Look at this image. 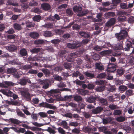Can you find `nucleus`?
<instances>
[{
	"label": "nucleus",
	"instance_id": "nucleus-22",
	"mask_svg": "<svg viewBox=\"0 0 134 134\" xmlns=\"http://www.w3.org/2000/svg\"><path fill=\"white\" fill-rule=\"evenodd\" d=\"M53 127L54 129H52L50 127H49L48 128L47 130L50 134H55L56 133L55 130L57 129V128L55 127Z\"/></svg>",
	"mask_w": 134,
	"mask_h": 134
},
{
	"label": "nucleus",
	"instance_id": "nucleus-57",
	"mask_svg": "<svg viewBox=\"0 0 134 134\" xmlns=\"http://www.w3.org/2000/svg\"><path fill=\"white\" fill-rule=\"evenodd\" d=\"M10 64L12 65H19V62L17 60H14L10 61Z\"/></svg>",
	"mask_w": 134,
	"mask_h": 134
},
{
	"label": "nucleus",
	"instance_id": "nucleus-2",
	"mask_svg": "<svg viewBox=\"0 0 134 134\" xmlns=\"http://www.w3.org/2000/svg\"><path fill=\"white\" fill-rule=\"evenodd\" d=\"M89 41L88 39H84L82 41L79 42H78L73 41L67 44V46L71 49L77 48L81 47L82 44H85L88 43Z\"/></svg>",
	"mask_w": 134,
	"mask_h": 134
},
{
	"label": "nucleus",
	"instance_id": "nucleus-62",
	"mask_svg": "<svg viewBox=\"0 0 134 134\" xmlns=\"http://www.w3.org/2000/svg\"><path fill=\"white\" fill-rule=\"evenodd\" d=\"M47 81L46 80H42L39 79L38 80V82L39 84L43 86L44 84H45V83Z\"/></svg>",
	"mask_w": 134,
	"mask_h": 134
},
{
	"label": "nucleus",
	"instance_id": "nucleus-25",
	"mask_svg": "<svg viewBox=\"0 0 134 134\" xmlns=\"http://www.w3.org/2000/svg\"><path fill=\"white\" fill-rule=\"evenodd\" d=\"M8 50L10 51H14L17 49V47L14 45H11L7 47Z\"/></svg>",
	"mask_w": 134,
	"mask_h": 134
},
{
	"label": "nucleus",
	"instance_id": "nucleus-40",
	"mask_svg": "<svg viewBox=\"0 0 134 134\" xmlns=\"http://www.w3.org/2000/svg\"><path fill=\"white\" fill-rule=\"evenodd\" d=\"M79 93L82 95L85 96L87 94V91L84 90L80 89L79 90Z\"/></svg>",
	"mask_w": 134,
	"mask_h": 134
},
{
	"label": "nucleus",
	"instance_id": "nucleus-30",
	"mask_svg": "<svg viewBox=\"0 0 134 134\" xmlns=\"http://www.w3.org/2000/svg\"><path fill=\"white\" fill-rule=\"evenodd\" d=\"M52 33L51 31H46L44 32L43 35L45 37H50L52 36Z\"/></svg>",
	"mask_w": 134,
	"mask_h": 134
},
{
	"label": "nucleus",
	"instance_id": "nucleus-53",
	"mask_svg": "<svg viewBox=\"0 0 134 134\" xmlns=\"http://www.w3.org/2000/svg\"><path fill=\"white\" fill-rule=\"evenodd\" d=\"M98 129L100 131L102 132L105 133V132L106 131L107 128L105 126H103L99 127Z\"/></svg>",
	"mask_w": 134,
	"mask_h": 134
},
{
	"label": "nucleus",
	"instance_id": "nucleus-18",
	"mask_svg": "<svg viewBox=\"0 0 134 134\" xmlns=\"http://www.w3.org/2000/svg\"><path fill=\"white\" fill-rule=\"evenodd\" d=\"M72 96V95L69 96H65L64 98H62V99H61L62 101H70L71 100V99L73 98Z\"/></svg>",
	"mask_w": 134,
	"mask_h": 134
},
{
	"label": "nucleus",
	"instance_id": "nucleus-27",
	"mask_svg": "<svg viewBox=\"0 0 134 134\" xmlns=\"http://www.w3.org/2000/svg\"><path fill=\"white\" fill-rule=\"evenodd\" d=\"M84 74L87 77H89V79L93 78L94 77V74L88 72H84Z\"/></svg>",
	"mask_w": 134,
	"mask_h": 134
},
{
	"label": "nucleus",
	"instance_id": "nucleus-46",
	"mask_svg": "<svg viewBox=\"0 0 134 134\" xmlns=\"http://www.w3.org/2000/svg\"><path fill=\"white\" fill-rule=\"evenodd\" d=\"M81 73L79 71H74L72 74V76L73 77H77L79 75H80Z\"/></svg>",
	"mask_w": 134,
	"mask_h": 134
},
{
	"label": "nucleus",
	"instance_id": "nucleus-19",
	"mask_svg": "<svg viewBox=\"0 0 134 134\" xmlns=\"http://www.w3.org/2000/svg\"><path fill=\"white\" fill-rule=\"evenodd\" d=\"M88 12V10L86 9L84 11L82 12L81 11L79 12L77 14V15L78 16H82L85 15Z\"/></svg>",
	"mask_w": 134,
	"mask_h": 134
},
{
	"label": "nucleus",
	"instance_id": "nucleus-24",
	"mask_svg": "<svg viewBox=\"0 0 134 134\" xmlns=\"http://www.w3.org/2000/svg\"><path fill=\"white\" fill-rule=\"evenodd\" d=\"M30 36L32 38L34 39H36L39 36V34L36 32H33L30 33Z\"/></svg>",
	"mask_w": 134,
	"mask_h": 134
},
{
	"label": "nucleus",
	"instance_id": "nucleus-12",
	"mask_svg": "<svg viewBox=\"0 0 134 134\" xmlns=\"http://www.w3.org/2000/svg\"><path fill=\"white\" fill-rule=\"evenodd\" d=\"M41 58L39 55H36L34 57H31L28 59L29 61H38L41 60Z\"/></svg>",
	"mask_w": 134,
	"mask_h": 134
},
{
	"label": "nucleus",
	"instance_id": "nucleus-37",
	"mask_svg": "<svg viewBox=\"0 0 134 134\" xmlns=\"http://www.w3.org/2000/svg\"><path fill=\"white\" fill-rule=\"evenodd\" d=\"M120 6L121 8L124 9H128L127 8V3H121L120 4Z\"/></svg>",
	"mask_w": 134,
	"mask_h": 134
},
{
	"label": "nucleus",
	"instance_id": "nucleus-49",
	"mask_svg": "<svg viewBox=\"0 0 134 134\" xmlns=\"http://www.w3.org/2000/svg\"><path fill=\"white\" fill-rule=\"evenodd\" d=\"M119 88L120 91H124L127 89V86L123 85L120 86L119 87Z\"/></svg>",
	"mask_w": 134,
	"mask_h": 134
},
{
	"label": "nucleus",
	"instance_id": "nucleus-63",
	"mask_svg": "<svg viewBox=\"0 0 134 134\" xmlns=\"http://www.w3.org/2000/svg\"><path fill=\"white\" fill-rule=\"evenodd\" d=\"M17 113L19 116L24 118H26L25 115L20 111L17 112Z\"/></svg>",
	"mask_w": 134,
	"mask_h": 134
},
{
	"label": "nucleus",
	"instance_id": "nucleus-32",
	"mask_svg": "<svg viewBox=\"0 0 134 134\" xmlns=\"http://www.w3.org/2000/svg\"><path fill=\"white\" fill-rule=\"evenodd\" d=\"M13 27L15 30H21L22 28L21 25L17 23H15L14 24Z\"/></svg>",
	"mask_w": 134,
	"mask_h": 134
},
{
	"label": "nucleus",
	"instance_id": "nucleus-60",
	"mask_svg": "<svg viewBox=\"0 0 134 134\" xmlns=\"http://www.w3.org/2000/svg\"><path fill=\"white\" fill-rule=\"evenodd\" d=\"M66 53V51L65 50L60 51L58 55L60 57H63L64 56V54Z\"/></svg>",
	"mask_w": 134,
	"mask_h": 134
},
{
	"label": "nucleus",
	"instance_id": "nucleus-34",
	"mask_svg": "<svg viewBox=\"0 0 134 134\" xmlns=\"http://www.w3.org/2000/svg\"><path fill=\"white\" fill-rule=\"evenodd\" d=\"M117 15L119 17L125 16V15H126V13L124 11H118L117 12Z\"/></svg>",
	"mask_w": 134,
	"mask_h": 134
},
{
	"label": "nucleus",
	"instance_id": "nucleus-31",
	"mask_svg": "<svg viewBox=\"0 0 134 134\" xmlns=\"http://www.w3.org/2000/svg\"><path fill=\"white\" fill-rule=\"evenodd\" d=\"M99 100L102 104L104 105H106L108 104V102L107 100L103 98H99Z\"/></svg>",
	"mask_w": 134,
	"mask_h": 134
},
{
	"label": "nucleus",
	"instance_id": "nucleus-43",
	"mask_svg": "<svg viewBox=\"0 0 134 134\" xmlns=\"http://www.w3.org/2000/svg\"><path fill=\"white\" fill-rule=\"evenodd\" d=\"M74 82L76 83L77 85H81L83 83H84V81H81L78 79H77L74 81Z\"/></svg>",
	"mask_w": 134,
	"mask_h": 134
},
{
	"label": "nucleus",
	"instance_id": "nucleus-51",
	"mask_svg": "<svg viewBox=\"0 0 134 134\" xmlns=\"http://www.w3.org/2000/svg\"><path fill=\"white\" fill-rule=\"evenodd\" d=\"M92 130V128L88 126L85 127L83 130V131L85 133H89Z\"/></svg>",
	"mask_w": 134,
	"mask_h": 134
},
{
	"label": "nucleus",
	"instance_id": "nucleus-56",
	"mask_svg": "<svg viewBox=\"0 0 134 134\" xmlns=\"http://www.w3.org/2000/svg\"><path fill=\"white\" fill-rule=\"evenodd\" d=\"M47 108H49L50 109H53L54 110L55 109H57L56 107L54 106L53 104H50L47 103Z\"/></svg>",
	"mask_w": 134,
	"mask_h": 134
},
{
	"label": "nucleus",
	"instance_id": "nucleus-23",
	"mask_svg": "<svg viewBox=\"0 0 134 134\" xmlns=\"http://www.w3.org/2000/svg\"><path fill=\"white\" fill-rule=\"evenodd\" d=\"M96 99V97L95 96H91L88 97L86 101L88 102L92 103L94 102Z\"/></svg>",
	"mask_w": 134,
	"mask_h": 134
},
{
	"label": "nucleus",
	"instance_id": "nucleus-10",
	"mask_svg": "<svg viewBox=\"0 0 134 134\" xmlns=\"http://www.w3.org/2000/svg\"><path fill=\"white\" fill-rule=\"evenodd\" d=\"M96 69L99 71L104 70V66L100 63H97L95 64Z\"/></svg>",
	"mask_w": 134,
	"mask_h": 134
},
{
	"label": "nucleus",
	"instance_id": "nucleus-14",
	"mask_svg": "<svg viewBox=\"0 0 134 134\" xmlns=\"http://www.w3.org/2000/svg\"><path fill=\"white\" fill-rule=\"evenodd\" d=\"M19 53L22 57H25L28 55L26 50L24 48L20 50Z\"/></svg>",
	"mask_w": 134,
	"mask_h": 134
},
{
	"label": "nucleus",
	"instance_id": "nucleus-45",
	"mask_svg": "<svg viewBox=\"0 0 134 134\" xmlns=\"http://www.w3.org/2000/svg\"><path fill=\"white\" fill-rule=\"evenodd\" d=\"M104 87L103 86H100L97 88L96 89V91L98 92H102L104 89Z\"/></svg>",
	"mask_w": 134,
	"mask_h": 134
},
{
	"label": "nucleus",
	"instance_id": "nucleus-58",
	"mask_svg": "<svg viewBox=\"0 0 134 134\" xmlns=\"http://www.w3.org/2000/svg\"><path fill=\"white\" fill-rule=\"evenodd\" d=\"M38 72V70H34L32 69L30 70L28 72V73L30 74H36Z\"/></svg>",
	"mask_w": 134,
	"mask_h": 134
},
{
	"label": "nucleus",
	"instance_id": "nucleus-33",
	"mask_svg": "<svg viewBox=\"0 0 134 134\" xmlns=\"http://www.w3.org/2000/svg\"><path fill=\"white\" fill-rule=\"evenodd\" d=\"M41 50L40 48H35L30 50V52L32 54L37 53L39 52Z\"/></svg>",
	"mask_w": 134,
	"mask_h": 134
},
{
	"label": "nucleus",
	"instance_id": "nucleus-55",
	"mask_svg": "<svg viewBox=\"0 0 134 134\" xmlns=\"http://www.w3.org/2000/svg\"><path fill=\"white\" fill-rule=\"evenodd\" d=\"M97 18L98 19H97L96 20V22H100L102 21V19H101L102 17V14L100 13L98 14L97 15Z\"/></svg>",
	"mask_w": 134,
	"mask_h": 134
},
{
	"label": "nucleus",
	"instance_id": "nucleus-11",
	"mask_svg": "<svg viewBox=\"0 0 134 134\" xmlns=\"http://www.w3.org/2000/svg\"><path fill=\"white\" fill-rule=\"evenodd\" d=\"M10 122L15 124L18 125L20 123H24L25 122L23 121H20L19 120L13 118H10Z\"/></svg>",
	"mask_w": 134,
	"mask_h": 134
},
{
	"label": "nucleus",
	"instance_id": "nucleus-59",
	"mask_svg": "<svg viewBox=\"0 0 134 134\" xmlns=\"http://www.w3.org/2000/svg\"><path fill=\"white\" fill-rule=\"evenodd\" d=\"M133 91L131 90H129L126 91L125 94L127 96H131L133 94Z\"/></svg>",
	"mask_w": 134,
	"mask_h": 134
},
{
	"label": "nucleus",
	"instance_id": "nucleus-8",
	"mask_svg": "<svg viewBox=\"0 0 134 134\" xmlns=\"http://www.w3.org/2000/svg\"><path fill=\"white\" fill-rule=\"evenodd\" d=\"M103 108L100 107H98L92 110V113L93 114H97L100 113L103 110Z\"/></svg>",
	"mask_w": 134,
	"mask_h": 134
},
{
	"label": "nucleus",
	"instance_id": "nucleus-28",
	"mask_svg": "<svg viewBox=\"0 0 134 134\" xmlns=\"http://www.w3.org/2000/svg\"><path fill=\"white\" fill-rule=\"evenodd\" d=\"M33 20L35 22H39L41 20V17L39 15L34 16L32 18Z\"/></svg>",
	"mask_w": 134,
	"mask_h": 134
},
{
	"label": "nucleus",
	"instance_id": "nucleus-9",
	"mask_svg": "<svg viewBox=\"0 0 134 134\" xmlns=\"http://www.w3.org/2000/svg\"><path fill=\"white\" fill-rule=\"evenodd\" d=\"M42 9L44 10L47 11L51 9V6L48 3H44L42 4L41 5Z\"/></svg>",
	"mask_w": 134,
	"mask_h": 134
},
{
	"label": "nucleus",
	"instance_id": "nucleus-41",
	"mask_svg": "<svg viewBox=\"0 0 134 134\" xmlns=\"http://www.w3.org/2000/svg\"><path fill=\"white\" fill-rule=\"evenodd\" d=\"M38 114L42 118H44L47 117V113L44 112H40Z\"/></svg>",
	"mask_w": 134,
	"mask_h": 134
},
{
	"label": "nucleus",
	"instance_id": "nucleus-64",
	"mask_svg": "<svg viewBox=\"0 0 134 134\" xmlns=\"http://www.w3.org/2000/svg\"><path fill=\"white\" fill-rule=\"evenodd\" d=\"M108 90L110 92H113L115 91L116 88L115 86H110L108 88Z\"/></svg>",
	"mask_w": 134,
	"mask_h": 134
},
{
	"label": "nucleus",
	"instance_id": "nucleus-61",
	"mask_svg": "<svg viewBox=\"0 0 134 134\" xmlns=\"http://www.w3.org/2000/svg\"><path fill=\"white\" fill-rule=\"evenodd\" d=\"M42 71L45 75H48L50 74L49 71L47 69H43L42 70Z\"/></svg>",
	"mask_w": 134,
	"mask_h": 134
},
{
	"label": "nucleus",
	"instance_id": "nucleus-50",
	"mask_svg": "<svg viewBox=\"0 0 134 134\" xmlns=\"http://www.w3.org/2000/svg\"><path fill=\"white\" fill-rule=\"evenodd\" d=\"M107 76V75L105 73H101L98 74V77L100 79H102L105 78Z\"/></svg>",
	"mask_w": 134,
	"mask_h": 134
},
{
	"label": "nucleus",
	"instance_id": "nucleus-52",
	"mask_svg": "<svg viewBox=\"0 0 134 134\" xmlns=\"http://www.w3.org/2000/svg\"><path fill=\"white\" fill-rule=\"evenodd\" d=\"M66 13L69 16H71L73 14V12L72 10L69 9H68L66 10Z\"/></svg>",
	"mask_w": 134,
	"mask_h": 134
},
{
	"label": "nucleus",
	"instance_id": "nucleus-13",
	"mask_svg": "<svg viewBox=\"0 0 134 134\" xmlns=\"http://www.w3.org/2000/svg\"><path fill=\"white\" fill-rule=\"evenodd\" d=\"M79 34L82 37L85 38H88L90 37V35L88 33L83 31L79 32Z\"/></svg>",
	"mask_w": 134,
	"mask_h": 134
},
{
	"label": "nucleus",
	"instance_id": "nucleus-36",
	"mask_svg": "<svg viewBox=\"0 0 134 134\" xmlns=\"http://www.w3.org/2000/svg\"><path fill=\"white\" fill-rule=\"evenodd\" d=\"M64 67L66 69H70L72 67V65L71 64L69 63H65L64 64Z\"/></svg>",
	"mask_w": 134,
	"mask_h": 134
},
{
	"label": "nucleus",
	"instance_id": "nucleus-1",
	"mask_svg": "<svg viewBox=\"0 0 134 134\" xmlns=\"http://www.w3.org/2000/svg\"><path fill=\"white\" fill-rule=\"evenodd\" d=\"M119 42L117 44L114 45L113 48L114 50H122L123 48L122 43L123 40L128 36V32L125 30H121L119 33L115 34Z\"/></svg>",
	"mask_w": 134,
	"mask_h": 134
},
{
	"label": "nucleus",
	"instance_id": "nucleus-17",
	"mask_svg": "<svg viewBox=\"0 0 134 134\" xmlns=\"http://www.w3.org/2000/svg\"><path fill=\"white\" fill-rule=\"evenodd\" d=\"M60 125L62 126L63 128L66 129H68L69 128V126L68 125V124L65 121H62L59 124Z\"/></svg>",
	"mask_w": 134,
	"mask_h": 134
},
{
	"label": "nucleus",
	"instance_id": "nucleus-54",
	"mask_svg": "<svg viewBox=\"0 0 134 134\" xmlns=\"http://www.w3.org/2000/svg\"><path fill=\"white\" fill-rule=\"evenodd\" d=\"M34 113L33 112L31 115V117L33 120H36L38 119L37 115H38V114H34Z\"/></svg>",
	"mask_w": 134,
	"mask_h": 134
},
{
	"label": "nucleus",
	"instance_id": "nucleus-47",
	"mask_svg": "<svg viewBox=\"0 0 134 134\" xmlns=\"http://www.w3.org/2000/svg\"><path fill=\"white\" fill-rule=\"evenodd\" d=\"M116 120L118 121L119 122H121L125 121V118L123 116H119L116 118Z\"/></svg>",
	"mask_w": 134,
	"mask_h": 134
},
{
	"label": "nucleus",
	"instance_id": "nucleus-7",
	"mask_svg": "<svg viewBox=\"0 0 134 134\" xmlns=\"http://www.w3.org/2000/svg\"><path fill=\"white\" fill-rule=\"evenodd\" d=\"M116 21V19L115 18H111L105 23L106 26L107 27H111L115 24Z\"/></svg>",
	"mask_w": 134,
	"mask_h": 134
},
{
	"label": "nucleus",
	"instance_id": "nucleus-29",
	"mask_svg": "<svg viewBox=\"0 0 134 134\" xmlns=\"http://www.w3.org/2000/svg\"><path fill=\"white\" fill-rule=\"evenodd\" d=\"M74 100L77 102H81L82 101V97L78 95H75L74 97Z\"/></svg>",
	"mask_w": 134,
	"mask_h": 134
},
{
	"label": "nucleus",
	"instance_id": "nucleus-21",
	"mask_svg": "<svg viewBox=\"0 0 134 134\" xmlns=\"http://www.w3.org/2000/svg\"><path fill=\"white\" fill-rule=\"evenodd\" d=\"M73 10L75 12L79 13L82 10V8L80 6L75 5L73 8Z\"/></svg>",
	"mask_w": 134,
	"mask_h": 134
},
{
	"label": "nucleus",
	"instance_id": "nucleus-39",
	"mask_svg": "<svg viewBox=\"0 0 134 134\" xmlns=\"http://www.w3.org/2000/svg\"><path fill=\"white\" fill-rule=\"evenodd\" d=\"M103 46H99L98 45H97L94 47L93 49L96 51H99L101 50L102 49L104 48Z\"/></svg>",
	"mask_w": 134,
	"mask_h": 134
},
{
	"label": "nucleus",
	"instance_id": "nucleus-26",
	"mask_svg": "<svg viewBox=\"0 0 134 134\" xmlns=\"http://www.w3.org/2000/svg\"><path fill=\"white\" fill-rule=\"evenodd\" d=\"M116 75L118 77L120 76L123 75L124 73V71L122 69H119L116 71Z\"/></svg>",
	"mask_w": 134,
	"mask_h": 134
},
{
	"label": "nucleus",
	"instance_id": "nucleus-3",
	"mask_svg": "<svg viewBox=\"0 0 134 134\" xmlns=\"http://www.w3.org/2000/svg\"><path fill=\"white\" fill-rule=\"evenodd\" d=\"M69 89L64 88L63 89H52L50 91H48L47 92V94L50 96H52L53 97H55L56 98H58L60 96L59 91H68Z\"/></svg>",
	"mask_w": 134,
	"mask_h": 134
},
{
	"label": "nucleus",
	"instance_id": "nucleus-4",
	"mask_svg": "<svg viewBox=\"0 0 134 134\" xmlns=\"http://www.w3.org/2000/svg\"><path fill=\"white\" fill-rule=\"evenodd\" d=\"M117 66L116 64L109 62L107 65V71L110 73L114 72L116 70Z\"/></svg>",
	"mask_w": 134,
	"mask_h": 134
},
{
	"label": "nucleus",
	"instance_id": "nucleus-42",
	"mask_svg": "<svg viewBox=\"0 0 134 134\" xmlns=\"http://www.w3.org/2000/svg\"><path fill=\"white\" fill-rule=\"evenodd\" d=\"M74 82L76 83L77 85H81L83 83H84V81H81L78 79H77L74 81Z\"/></svg>",
	"mask_w": 134,
	"mask_h": 134
},
{
	"label": "nucleus",
	"instance_id": "nucleus-48",
	"mask_svg": "<svg viewBox=\"0 0 134 134\" xmlns=\"http://www.w3.org/2000/svg\"><path fill=\"white\" fill-rule=\"evenodd\" d=\"M58 130L59 132L61 134H66V132L63 128L61 127H59L57 129Z\"/></svg>",
	"mask_w": 134,
	"mask_h": 134
},
{
	"label": "nucleus",
	"instance_id": "nucleus-20",
	"mask_svg": "<svg viewBox=\"0 0 134 134\" xmlns=\"http://www.w3.org/2000/svg\"><path fill=\"white\" fill-rule=\"evenodd\" d=\"M111 51L110 50L103 51L100 53L101 55L105 56L109 55L111 53Z\"/></svg>",
	"mask_w": 134,
	"mask_h": 134
},
{
	"label": "nucleus",
	"instance_id": "nucleus-6",
	"mask_svg": "<svg viewBox=\"0 0 134 134\" xmlns=\"http://www.w3.org/2000/svg\"><path fill=\"white\" fill-rule=\"evenodd\" d=\"M21 93L22 96L27 101H29L31 100V96L30 94L28 91H23Z\"/></svg>",
	"mask_w": 134,
	"mask_h": 134
},
{
	"label": "nucleus",
	"instance_id": "nucleus-5",
	"mask_svg": "<svg viewBox=\"0 0 134 134\" xmlns=\"http://www.w3.org/2000/svg\"><path fill=\"white\" fill-rule=\"evenodd\" d=\"M27 82L30 84L31 83L29 78L28 77H23L19 80V83L22 86L26 85Z\"/></svg>",
	"mask_w": 134,
	"mask_h": 134
},
{
	"label": "nucleus",
	"instance_id": "nucleus-38",
	"mask_svg": "<svg viewBox=\"0 0 134 134\" xmlns=\"http://www.w3.org/2000/svg\"><path fill=\"white\" fill-rule=\"evenodd\" d=\"M42 26L47 28H51L53 27V25L52 23H48L42 25Z\"/></svg>",
	"mask_w": 134,
	"mask_h": 134
},
{
	"label": "nucleus",
	"instance_id": "nucleus-15",
	"mask_svg": "<svg viewBox=\"0 0 134 134\" xmlns=\"http://www.w3.org/2000/svg\"><path fill=\"white\" fill-rule=\"evenodd\" d=\"M132 46L131 42L130 41H128V42L126 43V44L124 48V50L126 51H129Z\"/></svg>",
	"mask_w": 134,
	"mask_h": 134
},
{
	"label": "nucleus",
	"instance_id": "nucleus-35",
	"mask_svg": "<svg viewBox=\"0 0 134 134\" xmlns=\"http://www.w3.org/2000/svg\"><path fill=\"white\" fill-rule=\"evenodd\" d=\"M44 43V41L42 40H38L34 42V43L36 44H42Z\"/></svg>",
	"mask_w": 134,
	"mask_h": 134
},
{
	"label": "nucleus",
	"instance_id": "nucleus-16",
	"mask_svg": "<svg viewBox=\"0 0 134 134\" xmlns=\"http://www.w3.org/2000/svg\"><path fill=\"white\" fill-rule=\"evenodd\" d=\"M17 70L15 68L12 67L10 68H8L7 70L8 74L14 73L17 72Z\"/></svg>",
	"mask_w": 134,
	"mask_h": 134
},
{
	"label": "nucleus",
	"instance_id": "nucleus-44",
	"mask_svg": "<svg viewBox=\"0 0 134 134\" xmlns=\"http://www.w3.org/2000/svg\"><path fill=\"white\" fill-rule=\"evenodd\" d=\"M117 20L119 22H122L126 21V19L125 16L118 17Z\"/></svg>",
	"mask_w": 134,
	"mask_h": 134
}]
</instances>
